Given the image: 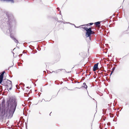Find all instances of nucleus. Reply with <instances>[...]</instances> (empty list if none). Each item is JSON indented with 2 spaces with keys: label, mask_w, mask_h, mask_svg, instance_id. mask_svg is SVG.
Returning <instances> with one entry per match:
<instances>
[{
  "label": "nucleus",
  "mask_w": 129,
  "mask_h": 129,
  "mask_svg": "<svg viewBox=\"0 0 129 129\" xmlns=\"http://www.w3.org/2000/svg\"><path fill=\"white\" fill-rule=\"evenodd\" d=\"M45 100H44L45 101H49L51 100V97H50L48 96H46L45 98Z\"/></svg>",
  "instance_id": "7"
},
{
  "label": "nucleus",
  "mask_w": 129,
  "mask_h": 129,
  "mask_svg": "<svg viewBox=\"0 0 129 129\" xmlns=\"http://www.w3.org/2000/svg\"><path fill=\"white\" fill-rule=\"evenodd\" d=\"M100 22L99 21H98L97 22H95L94 23L95 24V26L96 27H100Z\"/></svg>",
  "instance_id": "8"
},
{
  "label": "nucleus",
  "mask_w": 129,
  "mask_h": 129,
  "mask_svg": "<svg viewBox=\"0 0 129 129\" xmlns=\"http://www.w3.org/2000/svg\"><path fill=\"white\" fill-rule=\"evenodd\" d=\"M89 26V23H88V24H87L83 25H82V26Z\"/></svg>",
  "instance_id": "14"
},
{
  "label": "nucleus",
  "mask_w": 129,
  "mask_h": 129,
  "mask_svg": "<svg viewBox=\"0 0 129 129\" xmlns=\"http://www.w3.org/2000/svg\"><path fill=\"white\" fill-rule=\"evenodd\" d=\"M22 55V54H20L19 55V56H21Z\"/></svg>",
  "instance_id": "17"
},
{
  "label": "nucleus",
  "mask_w": 129,
  "mask_h": 129,
  "mask_svg": "<svg viewBox=\"0 0 129 129\" xmlns=\"http://www.w3.org/2000/svg\"><path fill=\"white\" fill-rule=\"evenodd\" d=\"M115 67H113V69H112V70L111 72V73H110V75H111L112 74V73L115 70Z\"/></svg>",
  "instance_id": "13"
},
{
  "label": "nucleus",
  "mask_w": 129,
  "mask_h": 129,
  "mask_svg": "<svg viewBox=\"0 0 129 129\" xmlns=\"http://www.w3.org/2000/svg\"><path fill=\"white\" fill-rule=\"evenodd\" d=\"M57 9L58 10H59V8H57Z\"/></svg>",
  "instance_id": "18"
},
{
  "label": "nucleus",
  "mask_w": 129,
  "mask_h": 129,
  "mask_svg": "<svg viewBox=\"0 0 129 129\" xmlns=\"http://www.w3.org/2000/svg\"><path fill=\"white\" fill-rule=\"evenodd\" d=\"M13 40L16 43H18L19 42L15 38Z\"/></svg>",
  "instance_id": "12"
},
{
  "label": "nucleus",
  "mask_w": 129,
  "mask_h": 129,
  "mask_svg": "<svg viewBox=\"0 0 129 129\" xmlns=\"http://www.w3.org/2000/svg\"><path fill=\"white\" fill-rule=\"evenodd\" d=\"M1 1L10 2L11 3H14V0H0Z\"/></svg>",
  "instance_id": "6"
},
{
  "label": "nucleus",
  "mask_w": 129,
  "mask_h": 129,
  "mask_svg": "<svg viewBox=\"0 0 129 129\" xmlns=\"http://www.w3.org/2000/svg\"><path fill=\"white\" fill-rule=\"evenodd\" d=\"M3 85L6 86V87L8 88L9 90L12 89V83L11 81L7 79L3 80L1 83H0Z\"/></svg>",
  "instance_id": "2"
},
{
  "label": "nucleus",
  "mask_w": 129,
  "mask_h": 129,
  "mask_svg": "<svg viewBox=\"0 0 129 129\" xmlns=\"http://www.w3.org/2000/svg\"><path fill=\"white\" fill-rule=\"evenodd\" d=\"M61 71V70L60 69H58L55 71H54V72L56 73H60Z\"/></svg>",
  "instance_id": "9"
},
{
  "label": "nucleus",
  "mask_w": 129,
  "mask_h": 129,
  "mask_svg": "<svg viewBox=\"0 0 129 129\" xmlns=\"http://www.w3.org/2000/svg\"><path fill=\"white\" fill-rule=\"evenodd\" d=\"M98 63H97L94 64L93 68V70L94 71H95L98 69Z\"/></svg>",
  "instance_id": "5"
},
{
  "label": "nucleus",
  "mask_w": 129,
  "mask_h": 129,
  "mask_svg": "<svg viewBox=\"0 0 129 129\" xmlns=\"http://www.w3.org/2000/svg\"><path fill=\"white\" fill-rule=\"evenodd\" d=\"M128 34L129 35V33H128Z\"/></svg>",
  "instance_id": "19"
},
{
  "label": "nucleus",
  "mask_w": 129,
  "mask_h": 129,
  "mask_svg": "<svg viewBox=\"0 0 129 129\" xmlns=\"http://www.w3.org/2000/svg\"><path fill=\"white\" fill-rule=\"evenodd\" d=\"M5 73V72L4 71H3L1 74L0 75V83H1L3 81V76L4 75V74Z\"/></svg>",
  "instance_id": "4"
},
{
  "label": "nucleus",
  "mask_w": 129,
  "mask_h": 129,
  "mask_svg": "<svg viewBox=\"0 0 129 129\" xmlns=\"http://www.w3.org/2000/svg\"><path fill=\"white\" fill-rule=\"evenodd\" d=\"M93 24V23H89V25H92Z\"/></svg>",
  "instance_id": "16"
},
{
  "label": "nucleus",
  "mask_w": 129,
  "mask_h": 129,
  "mask_svg": "<svg viewBox=\"0 0 129 129\" xmlns=\"http://www.w3.org/2000/svg\"><path fill=\"white\" fill-rule=\"evenodd\" d=\"M92 27L88 28L86 30V37H89L90 38V36L91 35H94L95 34V32L93 31L92 30Z\"/></svg>",
  "instance_id": "3"
},
{
  "label": "nucleus",
  "mask_w": 129,
  "mask_h": 129,
  "mask_svg": "<svg viewBox=\"0 0 129 129\" xmlns=\"http://www.w3.org/2000/svg\"><path fill=\"white\" fill-rule=\"evenodd\" d=\"M83 85V87L86 89L87 88V86L86 85V83H84Z\"/></svg>",
  "instance_id": "11"
},
{
  "label": "nucleus",
  "mask_w": 129,
  "mask_h": 129,
  "mask_svg": "<svg viewBox=\"0 0 129 129\" xmlns=\"http://www.w3.org/2000/svg\"><path fill=\"white\" fill-rule=\"evenodd\" d=\"M10 37L13 39L14 38V37L12 35H11Z\"/></svg>",
  "instance_id": "15"
},
{
  "label": "nucleus",
  "mask_w": 129,
  "mask_h": 129,
  "mask_svg": "<svg viewBox=\"0 0 129 129\" xmlns=\"http://www.w3.org/2000/svg\"><path fill=\"white\" fill-rule=\"evenodd\" d=\"M17 105V103L14 99H10L7 102V106L2 104V107H0V112H4V115L7 118H11L13 116Z\"/></svg>",
  "instance_id": "1"
},
{
  "label": "nucleus",
  "mask_w": 129,
  "mask_h": 129,
  "mask_svg": "<svg viewBox=\"0 0 129 129\" xmlns=\"http://www.w3.org/2000/svg\"><path fill=\"white\" fill-rule=\"evenodd\" d=\"M83 26L82 27H81L80 28H83V29H84L86 30H87V29L88 28H87V27H86L85 26Z\"/></svg>",
  "instance_id": "10"
}]
</instances>
